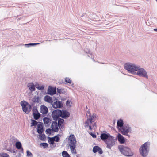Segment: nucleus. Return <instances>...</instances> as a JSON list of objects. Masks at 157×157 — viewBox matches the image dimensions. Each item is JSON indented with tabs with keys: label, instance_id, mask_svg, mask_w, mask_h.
<instances>
[{
	"label": "nucleus",
	"instance_id": "nucleus-14",
	"mask_svg": "<svg viewBox=\"0 0 157 157\" xmlns=\"http://www.w3.org/2000/svg\"><path fill=\"white\" fill-rule=\"evenodd\" d=\"M69 113L66 110H61L60 117L62 118L66 119L70 116Z\"/></svg>",
	"mask_w": 157,
	"mask_h": 157
},
{
	"label": "nucleus",
	"instance_id": "nucleus-13",
	"mask_svg": "<svg viewBox=\"0 0 157 157\" xmlns=\"http://www.w3.org/2000/svg\"><path fill=\"white\" fill-rule=\"evenodd\" d=\"M112 136L108 133H103L101 135L100 138L102 140L105 142V140H108L110 137Z\"/></svg>",
	"mask_w": 157,
	"mask_h": 157
},
{
	"label": "nucleus",
	"instance_id": "nucleus-21",
	"mask_svg": "<svg viewBox=\"0 0 157 157\" xmlns=\"http://www.w3.org/2000/svg\"><path fill=\"white\" fill-rule=\"evenodd\" d=\"M15 145L17 148L18 149H21V152L22 153H23V149L21 147L22 145L21 143L20 142H17L16 143Z\"/></svg>",
	"mask_w": 157,
	"mask_h": 157
},
{
	"label": "nucleus",
	"instance_id": "nucleus-20",
	"mask_svg": "<svg viewBox=\"0 0 157 157\" xmlns=\"http://www.w3.org/2000/svg\"><path fill=\"white\" fill-rule=\"evenodd\" d=\"M27 86L29 89L31 91H33L35 90V86L33 83H30L28 84Z\"/></svg>",
	"mask_w": 157,
	"mask_h": 157
},
{
	"label": "nucleus",
	"instance_id": "nucleus-42",
	"mask_svg": "<svg viewBox=\"0 0 157 157\" xmlns=\"http://www.w3.org/2000/svg\"><path fill=\"white\" fill-rule=\"evenodd\" d=\"M56 144L54 143L52 144H51V147H56Z\"/></svg>",
	"mask_w": 157,
	"mask_h": 157
},
{
	"label": "nucleus",
	"instance_id": "nucleus-10",
	"mask_svg": "<svg viewBox=\"0 0 157 157\" xmlns=\"http://www.w3.org/2000/svg\"><path fill=\"white\" fill-rule=\"evenodd\" d=\"M115 140H116L114 139L113 136L110 137L109 139L105 141V143L107 144L106 147L110 149L111 147L114 145Z\"/></svg>",
	"mask_w": 157,
	"mask_h": 157
},
{
	"label": "nucleus",
	"instance_id": "nucleus-28",
	"mask_svg": "<svg viewBox=\"0 0 157 157\" xmlns=\"http://www.w3.org/2000/svg\"><path fill=\"white\" fill-rule=\"evenodd\" d=\"M100 148V147L98 146H94L93 149V151L94 153H96L97 152V151L98 149Z\"/></svg>",
	"mask_w": 157,
	"mask_h": 157
},
{
	"label": "nucleus",
	"instance_id": "nucleus-23",
	"mask_svg": "<svg viewBox=\"0 0 157 157\" xmlns=\"http://www.w3.org/2000/svg\"><path fill=\"white\" fill-rule=\"evenodd\" d=\"M123 124L124 123L122 119H120L117 121V127L122 128L124 126Z\"/></svg>",
	"mask_w": 157,
	"mask_h": 157
},
{
	"label": "nucleus",
	"instance_id": "nucleus-33",
	"mask_svg": "<svg viewBox=\"0 0 157 157\" xmlns=\"http://www.w3.org/2000/svg\"><path fill=\"white\" fill-rule=\"evenodd\" d=\"M33 101L35 102L38 103L39 102V98L38 97H35L33 99Z\"/></svg>",
	"mask_w": 157,
	"mask_h": 157
},
{
	"label": "nucleus",
	"instance_id": "nucleus-36",
	"mask_svg": "<svg viewBox=\"0 0 157 157\" xmlns=\"http://www.w3.org/2000/svg\"><path fill=\"white\" fill-rule=\"evenodd\" d=\"M53 138H54L53 139L55 140V141L56 142H58L60 140L59 137L57 136H55L54 137H53Z\"/></svg>",
	"mask_w": 157,
	"mask_h": 157
},
{
	"label": "nucleus",
	"instance_id": "nucleus-37",
	"mask_svg": "<svg viewBox=\"0 0 157 157\" xmlns=\"http://www.w3.org/2000/svg\"><path fill=\"white\" fill-rule=\"evenodd\" d=\"M33 114H36L39 113L38 112L37 109L36 108H34L33 110Z\"/></svg>",
	"mask_w": 157,
	"mask_h": 157
},
{
	"label": "nucleus",
	"instance_id": "nucleus-31",
	"mask_svg": "<svg viewBox=\"0 0 157 157\" xmlns=\"http://www.w3.org/2000/svg\"><path fill=\"white\" fill-rule=\"evenodd\" d=\"M40 146H42L44 148H46L48 147V145L47 143H44L40 144Z\"/></svg>",
	"mask_w": 157,
	"mask_h": 157
},
{
	"label": "nucleus",
	"instance_id": "nucleus-18",
	"mask_svg": "<svg viewBox=\"0 0 157 157\" xmlns=\"http://www.w3.org/2000/svg\"><path fill=\"white\" fill-rule=\"evenodd\" d=\"M117 139L119 142L121 144H124L125 142L124 138L119 133L117 135Z\"/></svg>",
	"mask_w": 157,
	"mask_h": 157
},
{
	"label": "nucleus",
	"instance_id": "nucleus-12",
	"mask_svg": "<svg viewBox=\"0 0 157 157\" xmlns=\"http://www.w3.org/2000/svg\"><path fill=\"white\" fill-rule=\"evenodd\" d=\"M63 106V104L62 101L56 100V101L52 103V106L55 109L60 108Z\"/></svg>",
	"mask_w": 157,
	"mask_h": 157
},
{
	"label": "nucleus",
	"instance_id": "nucleus-51",
	"mask_svg": "<svg viewBox=\"0 0 157 157\" xmlns=\"http://www.w3.org/2000/svg\"><path fill=\"white\" fill-rule=\"evenodd\" d=\"M93 60H94V59H93Z\"/></svg>",
	"mask_w": 157,
	"mask_h": 157
},
{
	"label": "nucleus",
	"instance_id": "nucleus-32",
	"mask_svg": "<svg viewBox=\"0 0 157 157\" xmlns=\"http://www.w3.org/2000/svg\"><path fill=\"white\" fill-rule=\"evenodd\" d=\"M34 118L37 120L39 118V113L33 114Z\"/></svg>",
	"mask_w": 157,
	"mask_h": 157
},
{
	"label": "nucleus",
	"instance_id": "nucleus-2",
	"mask_svg": "<svg viewBox=\"0 0 157 157\" xmlns=\"http://www.w3.org/2000/svg\"><path fill=\"white\" fill-rule=\"evenodd\" d=\"M68 144L71 153L75 155L77 154L75 149L77 144L75 137L74 135H71L68 138Z\"/></svg>",
	"mask_w": 157,
	"mask_h": 157
},
{
	"label": "nucleus",
	"instance_id": "nucleus-27",
	"mask_svg": "<svg viewBox=\"0 0 157 157\" xmlns=\"http://www.w3.org/2000/svg\"><path fill=\"white\" fill-rule=\"evenodd\" d=\"M48 142L50 144H52L54 142V141H55V140L53 139L54 138H53V137L51 138L49 137H48Z\"/></svg>",
	"mask_w": 157,
	"mask_h": 157
},
{
	"label": "nucleus",
	"instance_id": "nucleus-43",
	"mask_svg": "<svg viewBox=\"0 0 157 157\" xmlns=\"http://www.w3.org/2000/svg\"><path fill=\"white\" fill-rule=\"evenodd\" d=\"M44 86H40V90H43L44 89Z\"/></svg>",
	"mask_w": 157,
	"mask_h": 157
},
{
	"label": "nucleus",
	"instance_id": "nucleus-6",
	"mask_svg": "<svg viewBox=\"0 0 157 157\" xmlns=\"http://www.w3.org/2000/svg\"><path fill=\"white\" fill-rule=\"evenodd\" d=\"M31 126H34V128L33 130V134L34 135L37 136L38 138H39V124L35 120H31Z\"/></svg>",
	"mask_w": 157,
	"mask_h": 157
},
{
	"label": "nucleus",
	"instance_id": "nucleus-3",
	"mask_svg": "<svg viewBox=\"0 0 157 157\" xmlns=\"http://www.w3.org/2000/svg\"><path fill=\"white\" fill-rule=\"evenodd\" d=\"M150 145V142H147L142 145L140 148V153L143 157H146L148 155Z\"/></svg>",
	"mask_w": 157,
	"mask_h": 157
},
{
	"label": "nucleus",
	"instance_id": "nucleus-1",
	"mask_svg": "<svg viewBox=\"0 0 157 157\" xmlns=\"http://www.w3.org/2000/svg\"><path fill=\"white\" fill-rule=\"evenodd\" d=\"M87 116H88V118L87 119L86 122L85 123V127L86 128L88 127H89V129L92 130L94 128H95L96 126V123L94 121L96 118L95 115L91 116L90 112V111H87Z\"/></svg>",
	"mask_w": 157,
	"mask_h": 157
},
{
	"label": "nucleus",
	"instance_id": "nucleus-5",
	"mask_svg": "<svg viewBox=\"0 0 157 157\" xmlns=\"http://www.w3.org/2000/svg\"><path fill=\"white\" fill-rule=\"evenodd\" d=\"M139 66L134 63H126L124 65V68L128 72L132 74H135V71H137L139 68Z\"/></svg>",
	"mask_w": 157,
	"mask_h": 157
},
{
	"label": "nucleus",
	"instance_id": "nucleus-15",
	"mask_svg": "<svg viewBox=\"0 0 157 157\" xmlns=\"http://www.w3.org/2000/svg\"><path fill=\"white\" fill-rule=\"evenodd\" d=\"M58 124L56 121H54L52 122L51 128L55 132H56L58 130Z\"/></svg>",
	"mask_w": 157,
	"mask_h": 157
},
{
	"label": "nucleus",
	"instance_id": "nucleus-30",
	"mask_svg": "<svg viewBox=\"0 0 157 157\" xmlns=\"http://www.w3.org/2000/svg\"><path fill=\"white\" fill-rule=\"evenodd\" d=\"M54 131L52 129L50 128L47 129L46 130V134H49V135L51 134L52 132Z\"/></svg>",
	"mask_w": 157,
	"mask_h": 157
},
{
	"label": "nucleus",
	"instance_id": "nucleus-22",
	"mask_svg": "<svg viewBox=\"0 0 157 157\" xmlns=\"http://www.w3.org/2000/svg\"><path fill=\"white\" fill-rule=\"evenodd\" d=\"M58 120V126L59 128H62L63 125L62 124L64 122V120L60 118H59L57 120Z\"/></svg>",
	"mask_w": 157,
	"mask_h": 157
},
{
	"label": "nucleus",
	"instance_id": "nucleus-41",
	"mask_svg": "<svg viewBox=\"0 0 157 157\" xmlns=\"http://www.w3.org/2000/svg\"><path fill=\"white\" fill-rule=\"evenodd\" d=\"M89 134L94 138H96V135L95 134H94L92 132H90Z\"/></svg>",
	"mask_w": 157,
	"mask_h": 157
},
{
	"label": "nucleus",
	"instance_id": "nucleus-38",
	"mask_svg": "<svg viewBox=\"0 0 157 157\" xmlns=\"http://www.w3.org/2000/svg\"><path fill=\"white\" fill-rule=\"evenodd\" d=\"M27 156L30 157H32L33 156L32 153L28 150L27 151Z\"/></svg>",
	"mask_w": 157,
	"mask_h": 157
},
{
	"label": "nucleus",
	"instance_id": "nucleus-45",
	"mask_svg": "<svg viewBox=\"0 0 157 157\" xmlns=\"http://www.w3.org/2000/svg\"><path fill=\"white\" fill-rule=\"evenodd\" d=\"M70 102L69 100L67 101L66 103V105H69V104L70 103Z\"/></svg>",
	"mask_w": 157,
	"mask_h": 157
},
{
	"label": "nucleus",
	"instance_id": "nucleus-16",
	"mask_svg": "<svg viewBox=\"0 0 157 157\" xmlns=\"http://www.w3.org/2000/svg\"><path fill=\"white\" fill-rule=\"evenodd\" d=\"M56 93V90L55 88L49 86L48 90V93L51 95H53Z\"/></svg>",
	"mask_w": 157,
	"mask_h": 157
},
{
	"label": "nucleus",
	"instance_id": "nucleus-26",
	"mask_svg": "<svg viewBox=\"0 0 157 157\" xmlns=\"http://www.w3.org/2000/svg\"><path fill=\"white\" fill-rule=\"evenodd\" d=\"M42 123L40 122V139L42 138V132L43 130L42 128Z\"/></svg>",
	"mask_w": 157,
	"mask_h": 157
},
{
	"label": "nucleus",
	"instance_id": "nucleus-19",
	"mask_svg": "<svg viewBox=\"0 0 157 157\" xmlns=\"http://www.w3.org/2000/svg\"><path fill=\"white\" fill-rule=\"evenodd\" d=\"M44 101L46 102L50 103H53V101L52 97H50L49 96H45L44 97Z\"/></svg>",
	"mask_w": 157,
	"mask_h": 157
},
{
	"label": "nucleus",
	"instance_id": "nucleus-29",
	"mask_svg": "<svg viewBox=\"0 0 157 157\" xmlns=\"http://www.w3.org/2000/svg\"><path fill=\"white\" fill-rule=\"evenodd\" d=\"M0 157H9V155L5 153H0Z\"/></svg>",
	"mask_w": 157,
	"mask_h": 157
},
{
	"label": "nucleus",
	"instance_id": "nucleus-44",
	"mask_svg": "<svg viewBox=\"0 0 157 157\" xmlns=\"http://www.w3.org/2000/svg\"><path fill=\"white\" fill-rule=\"evenodd\" d=\"M45 138V135H42V138H41L40 139L42 140V139H44Z\"/></svg>",
	"mask_w": 157,
	"mask_h": 157
},
{
	"label": "nucleus",
	"instance_id": "nucleus-46",
	"mask_svg": "<svg viewBox=\"0 0 157 157\" xmlns=\"http://www.w3.org/2000/svg\"><path fill=\"white\" fill-rule=\"evenodd\" d=\"M90 55H88V56L89 57H91L92 58V55L90 53Z\"/></svg>",
	"mask_w": 157,
	"mask_h": 157
},
{
	"label": "nucleus",
	"instance_id": "nucleus-17",
	"mask_svg": "<svg viewBox=\"0 0 157 157\" xmlns=\"http://www.w3.org/2000/svg\"><path fill=\"white\" fill-rule=\"evenodd\" d=\"M40 112L43 114H46L48 111V108L44 105H41L40 108Z\"/></svg>",
	"mask_w": 157,
	"mask_h": 157
},
{
	"label": "nucleus",
	"instance_id": "nucleus-39",
	"mask_svg": "<svg viewBox=\"0 0 157 157\" xmlns=\"http://www.w3.org/2000/svg\"><path fill=\"white\" fill-rule=\"evenodd\" d=\"M39 44V43H30L29 44H26V45H28V46H29L28 45L34 46L36 45Z\"/></svg>",
	"mask_w": 157,
	"mask_h": 157
},
{
	"label": "nucleus",
	"instance_id": "nucleus-35",
	"mask_svg": "<svg viewBox=\"0 0 157 157\" xmlns=\"http://www.w3.org/2000/svg\"><path fill=\"white\" fill-rule=\"evenodd\" d=\"M65 81L68 83H71V81L70 80V79L68 78H65Z\"/></svg>",
	"mask_w": 157,
	"mask_h": 157
},
{
	"label": "nucleus",
	"instance_id": "nucleus-40",
	"mask_svg": "<svg viewBox=\"0 0 157 157\" xmlns=\"http://www.w3.org/2000/svg\"><path fill=\"white\" fill-rule=\"evenodd\" d=\"M97 152H98L99 154H101L103 153V151L102 149L100 148L98 150Z\"/></svg>",
	"mask_w": 157,
	"mask_h": 157
},
{
	"label": "nucleus",
	"instance_id": "nucleus-24",
	"mask_svg": "<svg viewBox=\"0 0 157 157\" xmlns=\"http://www.w3.org/2000/svg\"><path fill=\"white\" fill-rule=\"evenodd\" d=\"M43 121L44 124L47 126L49 125L50 119L47 117H44L43 119Z\"/></svg>",
	"mask_w": 157,
	"mask_h": 157
},
{
	"label": "nucleus",
	"instance_id": "nucleus-7",
	"mask_svg": "<svg viewBox=\"0 0 157 157\" xmlns=\"http://www.w3.org/2000/svg\"><path fill=\"white\" fill-rule=\"evenodd\" d=\"M23 111L26 114H28L31 110V106L25 101H21L20 103Z\"/></svg>",
	"mask_w": 157,
	"mask_h": 157
},
{
	"label": "nucleus",
	"instance_id": "nucleus-25",
	"mask_svg": "<svg viewBox=\"0 0 157 157\" xmlns=\"http://www.w3.org/2000/svg\"><path fill=\"white\" fill-rule=\"evenodd\" d=\"M62 155L63 157H70L68 153L65 151H63L62 152Z\"/></svg>",
	"mask_w": 157,
	"mask_h": 157
},
{
	"label": "nucleus",
	"instance_id": "nucleus-34",
	"mask_svg": "<svg viewBox=\"0 0 157 157\" xmlns=\"http://www.w3.org/2000/svg\"><path fill=\"white\" fill-rule=\"evenodd\" d=\"M57 92L60 94H62L64 91V89H60L59 88H57Z\"/></svg>",
	"mask_w": 157,
	"mask_h": 157
},
{
	"label": "nucleus",
	"instance_id": "nucleus-11",
	"mask_svg": "<svg viewBox=\"0 0 157 157\" xmlns=\"http://www.w3.org/2000/svg\"><path fill=\"white\" fill-rule=\"evenodd\" d=\"M61 110L56 109L53 111L52 112V115L54 120L57 121L59 118L60 117Z\"/></svg>",
	"mask_w": 157,
	"mask_h": 157
},
{
	"label": "nucleus",
	"instance_id": "nucleus-4",
	"mask_svg": "<svg viewBox=\"0 0 157 157\" xmlns=\"http://www.w3.org/2000/svg\"><path fill=\"white\" fill-rule=\"evenodd\" d=\"M118 148L121 154L125 156L131 157L133 155V152L128 147L120 145L118 146Z\"/></svg>",
	"mask_w": 157,
	"mask_h": 157
},
{
	"label": "nucleus",
	"instance_id": "nucleus-49",
	"mask_svg": "<svg viewBox=\"0 0 157 157\" xmlns=\"http://www.w3.org/2000/svg\"><path fill=\"white\" fill-rule=\"evenodd\" d=\"M38 89H39V87H36Z\"/></svg>",
	"mask_w": 157,
	"mask_h": 157
},
{
	"label": "nucleus",
	"instance_id": "nucleus-8",
	"mask_svg": "<svg viewBox=\"0 0 157 157\" xmlns=\"http://www.w3.org/2000/svg\"><path fill=\"white\" fill-rule=\"evenodd\" d=\"M139 68L137 70V72H135V74H136L139 76L144 77L147 78H148V76L146 71L143 68H141L139 66Z\"/></svg>",
	"mask_w": 157,
	"mask_h": 157
},
{
	"label": "nucleus",
	"instance_id": "nucleus-9",
	"mask_svg": "<svg viewBox=\"0 0 157 157\" xmlns=\"http://www.w3.org/2000/svg\"><path fill=\"white\" fill-rule=\"evenodd\" d=\"M131 128L128 125H124L120 129L119 132L123 135L129 137L130 135H128V133L131 131Z\"/></svg>",
	"mask_w": 157,
	"mask_h": 157
},
{
	"label": "nucleus",
	"instance_id": "nucleus-47",
	"mask_svg": "<svg viewBox=\"0 0 157 157\" xmlns=\"http://www.w3.org/2000/svg\"><path fill=\"white\" fill-rule=\"evenodd\" d=\"M154 31H156V32H157V29H154Z\"/></svg>",
	"mask_w": 157,
	"mask_h": 157
},
{
	"label": "nucleus",
	"instance_id": "nucleus-50",
	"mask_svg": "<svg viewBox=\"0 0 157 157\" xmlns=\"http://www.w3.org/2000/svg\"><path fill=\"white\" fill-rule=\"evenodd\" d=\"M102 63V64H104V63Z\"/></svg>",
	"mask_w": 157,
	"mask_h": 157
},
{
	"label": "nucleus",
	"instance_id": "nucleus-52",
	"mask_svg": "<svg viewBox=\"0 0 157 157\" xmlns=\"http://www.w3.org/2000/svg\"><path fill=\"white\" fill-rule=\"evenodd\" d=\"M147 1H149V0H146Z\"/></svg>",
	"mask_w": 157,
	"mask_h": 157
},
{
	"label": "nucleus",
	"instance_id": "nucleus-48",
	"mask_svg": "<svg viewBox=\"0 0 157 157\" xmlns=\"http://www.w3.org/2000/svg\"><path fill=\"white\" fill-rule=\"evenodd\" d=\"M88 109L86 106V109Z\"/></svg>",
	"mask_w": 157,
	"mask_h": 157
}]
</instances>
